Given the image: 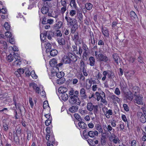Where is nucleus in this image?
<instances>
[{
  "mask_svg": "<svg viewBox=\"0 0 146 146\" xmlns=\"http://www.w3.org/2000/svg\"><path fill=\"white\" fill-rule=\"evenodd\" d=\"M135 98V100H141L143 98V96L142 95H140L138 94H134L133 96Z\"/></svg>",
  "mask_w": 146,
  "mask_h": 146,
  "instance_id": "a878e982",
  "label": "nucleus"
},
{
  "mask_svg": "<svg viewBox=\"0 0 146 146\" xmlns=\"http://www.w3.org/2000/svg\"><path fill=\"white\" fill-rule=\"evenodd\" d=\"M101 29L102 33L105 36L107 37L109 36V31L107 28L102 27Z\"/></svg>",
  "mask_w": 146,
  "mask_h": 146,
  "instance_id": "2eb2a0df",
  "label": "nucleus"
},
{
  "mask_svg": "<svg viewBox=\"0 0 146 146\" xmlns=\"http://www.w3.org/2000/svg\"><path fill=\"white\" fill-rule=\"evenodd\" d=\"M108 72L106 71H104L103 72V74L104 76L102 78V80L104 81L106 78V76L108 74Z\"/></svg>",
  "mask_w": 146,
  "mask_h": 146,
  "instance_id": "603ef678",
  "label": "nucleus"
},
{
  "mask_svg": "<svg viewBox=\"0 0 146 146\" xmlns=\"http://www.w3.org/2000/svg\"><path fill=\"white\" fill-rule=\"evenodd\" d=\"M109 140L111 142H113V143L116 144L119 143V140L118 138L115 135L111 136L109 137Z\"/></svg>",
  "mask_w": 146,
  "mask_h": 146,
  "instance_id": "9b49d317",
  "label": "nucleus"
},
{
  "mask_svg": "<svg viewBox=\"0 0 146 146\" xmlns=\"http://www.w3.org/2000/svg\"><path fill=\"white\" fill-rule=\"evenodd\" d=\"M65 19L67 21V25L69 27L78 25L77 21L75 19L68 17L67 14L65 17Z\"/></svg>",
  "mask_w": 146,
  "mask_h": 146,
  "instance_id": "39448f33",
  "label": "nucleus"
},
{
  "mask_svg": "<svg viewBox=\"0 0 146 146\" xmlns=\"http://www.w3.org/2000/svg\"><path fill=\"white\" fill-rule=\"evenodd\" d=\"M98 106L97 105H96L94 106V111L95 115L97 113L98 111Z\"/></svg>",
  "mask_w": 146,
  "mask_h": 146,
  "instance_id": "e2e57ef3",
  "label": "nucleus"
},
{
  "mask_svg": "<svg viewBox=\"0 0 146 146\" xmlns=\"http://www.w3.org/2000/svg\"><path fill=\"white\" fill-rule=\"evenodd\" d=\"M6 59L8 62H11L13 59V55L11 54H10L7 56Z\"/></svg>",
  "mask_w": 146,
  "mask_h": 146,
  "instance_id": "a19ab883",
  "label": "nucleus"
},
{
  "mask_svg": "<svg viewBox=\"0 0 146 146\" xmlns=\"http://www.w3.org/2000/svg\"><path fill=\"white\" fill-rule=\"evenodd\" d=\"M79 127L82 129H85L87 127V125L84 122L82 121H80L78 123Z\"/></svg>",
  "mask_w": 146,
  "mask_h": 146,
  "instance_id": "412c9836",
  "label": "nucleus"
},
{
  "mask_svg": "<svg viewBox=\"0 0 146 146\" xmlns=\"http://www.w3.org/2000/svg\"><path fill=\"white\" fill-rule=\"evenodd\" d=\"M21 61L19 59H17L13 62V65L14 66H18L21 64Z\"/></svg>",
  "mask_w": 146,
  "mask_h": 146,
  "instance_id": "c03bdc74",
  "label": "nucleus"
},
{
  "mask_svg": "<svg viewBox=\"0 0 146 146\" xmlns=\"http://www.w3.org/2000/svg\"><path fill=\"white\" fill-rule=\"evenodd\" d=\"M73 39L76 44H78L81 43V38H80L79 36V33H75Z\"/></svg>",
  "mask_w": 146,
  "mask_h": 146,
  "instance_id": "9d476101",
  "label": "nucleus"
},
{
  "mask_svg": "<svg viewBox=\"0 0 146 146\" xmlns=\"http://www.w3.org/2000/svg\"><path fill=\"white\" fill-rule=\"evenodd\" d=\"M74 116L75 118L78 121H80L82 120V119L80 118V115L76 113H75L74 114Z\"/></svg>",
  "mask_w": 146,
  "mask_h": 146,
  "instance_id": "8fccbe9b",
  "label": "nucleus"
},
{
  "mask_svg": "<svg viewBox=\"0 0 146 146\" xmlns=\"http://www.w3.org/2000/svg\"><path fill=\"white\" fill-rule=\"evenodd\" d=\"M85 7L88 10H90L92 8L93 5L90 3H86L85 4Z\"/></svg>",
  "mask_w": 146,
  "mask_h": 146,
  "instance_id": "72a5a7b5",
  "label": "nucleus"
},
{
  "mask_svg": "<svg viewBox=\"0 0 146 146\" xmlns=\"http://www.w3.org/2000/svg\"><path fill=\"white\" fill-rule=\"evenodd\" d=\"M45 47L46 49V52L47 53L49 52L50 50L51 49L52 46L50 43L48 42H46L44 44Z\"/></svg>",
  "mask_w": 146,
  "mask_h": 146,
  "instance_id": "393cba45",
  "label": "nucleus"
},
{
  "mask_svg": "<svg viewBox=\"0 0 146 146\" xmlns=\"http://www.w3.org/2000/svg\"><path fill=\"white\" fill-rule=\"evenodd\" d=\"M50 51V55L53 56H56L58 54V51L56 49H53Z\"/></svg>",
  "mask_w": 146,
  "mask_h": 146,
  "instance_id": "58836bf2",
  "label": "nucleus"
},
{
  "mask_svg": "<svg viewBox=\"0 0 146 146\" xmlns=\"http://www.w3.org/2000/svg\"><path fill=\"white\" fill-rule=\"evenodd\" d=\"M30 74L33 79H36L37 78V76L35 74V72L34 70L31 72L30 73Z\"/></svg>",
  "mask_w": 146,
  "mask_h": 146,
  "instance_id": "09e8293b",
  "label": "nucleus"
},
{
  "mask_svg": "<svg viewBox=\"0 0 146 146\" xmlns=\"http://www.w3.org/2000/svg\"><path fill=\"white\" fill-rule=\"evenodd\" d=\"M61 4L63 6H66L67 3L66 0H61Z\"/></svg>",
  "mask_w": 146,
  "mask_h": 146,
  "instance_id": "0e129e2a",
  "label": "nucleus"
},
{
  "mask_svg": "<svg viewBox=\"0 0 146 146\" xmlns=\"http://www.w3.org/2000/svg\"><path fill=\"white\" fill-rule=\"evenodd\" d=\"M76 56L71 53H69L67 55L64 56L62 59V62L65 64H70L71 61L75 62L77 60Z\"/></svg>",
  "mask_w": 146,
  "mask_h": 146,
  "instance_id": "f03ea898",
  "label": "nucleus"
},
{
  "mask_svg": "<svg viewBox=\"0 0 146 146\" xmlns=\"http://www.w3.org/2000/svg\"><path fill=\"white\" fill-rule=\"evenodd\" d=\"M54 37L57 36L58 37L62 36V34L61 31L59 30H57L54 32Z\"/></svg>",
  "mask_w": 146,
  "mask_h": 146,
  "instance_id": "aec40b11",
  "label": "nucleus"
},
{
  "mask_svg": "<svg viewBox=\"0 0 146 146\" xmlns=\"http://www.w3.org/2000/svg\"><path fill=\"white\" fill-rule=\"evenodd\" d=\"M40 94L42 97L44 98L43 100H46L47 98L46 97V94L44 90L42 91L41 92H40Z\"/></svg>",
  "mask_w": 146,
  "mask_h": 146,
  "instance_id": "3c124183",
  "label": "nucleus"
},
{
  "mask_svg": "<svg viewBox=\"0 0 146 146\" xmlns=\"http://www.w3.org/2000/svg\"><path fill=\"white\" fill-rule=\"evenodd\" d=\"M76 13V11L74 10H71L69 13L70 15L72 17H73L75 15Z\"/></svg>",
  "mask_w": 146,
  "mask_h": 146,
  "instance_id": "052dcab7",
  "label": "nucleus"
},
{
  "mask_svg": "<svg viewBox=\"0 0 146 146\" xmlns=\"http://www.w3.org/2000/svg\"><path fill=\"white\" fill-rule=\"evenodd\" d=\"M69 102L70 103L75 105H76V104L80 105L81 103L80 101H79L77 102V101H69Z\"/></svg>",
  "mask_w": 146,
  "mask_h": 146,
  "instance_id": "864d4df0",
  "label": "nucleus"
},
{
  "mask_svg": "<svg viewBox=\"0 0 146 146\" xmlns=\"http://www.w3.org/2000/svg\"><path fill=\"white\" fill-rule=\"evenodd\" d=\"M108 77L110 79H112L114 77V74L112 72H110V73L108 74Z\"/></svg>",
  "mask_w": 146,
  "mask_h": 146,
  "instance_id": "4d7b16f0",
  "label": "nucleus"
},
{
  "mask_svg": "<svg viewBox=\"0 0 146 146\" xmlns=\"http://www.w3.org/2000/svg\"><path fill=\"white\" fill-rule=\"evenodd\" d=\"M57 40L59 45L62 46L65 44V40L64 36L58 37Z\"/></svg>",
  "mask_w": 146,
  "mask_h": 146,
  "instance_id": "ddd939ff",
  "label": "nucleus"
},
{
  "mask_svg": "<svg viewBox=\"0 0 146 146\" xmlns=\"http://www.w3.org/2000/svg\"><path fill=\"white\" fill-rule=\"evenodd\" d=\"M24 72V70L23 69L19 68L17 70V71L15 72V74L17 75V77H19L20 75L23 74Z\"/></svg>",
  "mask_w": 146,
  "mask_h": 146,
  "instance_id": "5701e85b",
  "label": "nucleus"
},
{
  "mask_svg": "<svg viewBox=\"0 0 146 146\" xmlns=\"http://www.w3.org/2000/svg\"><path fill=\"white\" fill-rule=\"evenodd\" d=\"M121 90L123 91V93L125 94L127 93V86L125 84H121Z\"/></svg>",
  "mask_w": 146,
  "mask_h": 146,
  "instance_id": "cd10ccee",
  "label": "nucleus"
},
{
  "mask_svg": "<svg viewBox=\"0 0 146 146\" xmlns=\"http://www.w3.org/2000/svg\"><path fill=\"white\" fill-rule=\"evenodd\" d=\"M77 17L79 20L80 21H82L83 17V16L81 13L80 11H78L77 12Z\"/></svg>",
  "mask_w": 146,
  "mask_h": 146,
  "instance_id": "f704fd0d",
  "label": "nucleus"
},
{
  "mask_svg": "<svg viewBox=\"0 0 146 146\" xmlns=\"http://www.w3.org/2000/svg\"><path fill=\"white\" fill-rule=\"evenodd\" d=\"M130 16L131 18L133 19L137 18V16L135 13L133 11L130 12Z\"/></svg>",
  "mask_w": 146,
  "mask_h": 146,
  "instance_id": "4c0bfd02",
  "label": "nucleus"
},
{
  "mask_svg": "<svg viewBox=\"0 0 146 146\" xmlns=\"http://www.w3.org/2000/svg\"><path fill=\"white\" fill-rule=\"evenodd\" d=\"M70 5L72 8L76 9V4L75 0H70Z\"/></svg>",
  "mask_w": 146,
  "mask_h": 146,
  "instance_id": "c9c22d12",
  "label": "nucleus"
},
{
  "mask_svg": "<svg viewBox=\"0 0 146 146\" xmlns=\"http://www.w3.org/2000/svg\"><path fill=\"white\" fill-rule=\"evenodd\" d=\"M96 97L97 100H105V93L103 92H102L101 93L99 94V92H97L95 94H93L92 95L91 97H89V98L90 99L92 98H95Z\"/></svg>",
  "mask_w": 146,
  "mask_h": 146,
  "instance_id": "423d86ee",
  "label": "nucleus"
},
{
  "mask_svg": "<svg viewBox=\"0 0 146 146\" xmlns=\"http://www.w3.org/2000/svg\"><path fill=\"white\" fill-rule=\"evenodd\" d=\"M89 64L90 66H93L95 65V60L94 58L92 56L90 57L89 58Z\"/></svg>",
  "mask_w": 146,
  "mask_h": 146,
  "instance_id": "7c9ffc66",
  "label": "nucleus"
},
{
  "mask_svg": "<svg viewBox=\"0 0 146 146\" xmlns=\"http://www.w3.org/2000/svg\"><path fill=\"white\" fill-rule=\"evenodd\" d=\"M113 57L114 60L117 63V64H118V59L119 58V56L117 54H114L113 55Z\"/></svg>",
  "mask_w": 146,
  "mask_h": 146,
  "instance_id": "ea45409f",
  "label": "nucleus"
},
{
  "mask_svg": "<svg viewBox=\"0 0 146 146\" xmlns=\"http://www.w3.org/2000/svg\"><path fill=\"white\" fill-rule=\"evenodd\" d=\"M16 132L17 133L16 134V136H17L18 135H20L21 133V129L20 128H17L16 130Z\"/></svg>",
  "mask_w": 146,
  "mask_h": 146,
  "instance_id": "69168bd1",
  "label": "nucleus"
},
{
  "mask_svg": "<svg viewBox=\"0 0 146 146\" xmlns=\"http://www.w3.org/2000/svg\"><path fill=\"white\" fill-rule=\"evenodd\" d=\"M59 14V13L58 11H54L53 13L52 17L55 18H58Z\"/></svg>",
  "mask_w": 146,
  "mask_h": 146,
  "instance_id": "6e6d98bb",
  "label": "nucleus"
},
{
  "mask_svg": "<svg viewBox=\"0 0 146 146\" xmlns=\"http://www.w3.org/2000/svg\"><path fill=\"white\" fill-rule=\"evenodd\" d=\"M62 23L61 21H59L54 25V27L55 29H59L62 27Z\"/></svg>",
  "mask_w": 146,
  "mask_h": 146,
  "instance_id": "c85d7f7f",
  "label": "nucleus"
},
{
  "mask_svg": "<svg viewBox=\"0 0 146 146\" xmlns=\"http://www.w3.org/2000/svg\"><path fill=\"white\" fill-rule=\"evenodd\" d=\"M61 72H58L56 73V76L57 77L60 79L59 80H58L57 81V83L58 84H62L63 83V82L61 81L62 78H61L63 77V75H61Z\"/></svg>",
  "mask_w": 146,
  "mask_h": 146,
  "instance_id": "f3484780",
  "label": "nucleus"
},
{
  "mask_svg": "<svg viewBox=\"0 0 146 146\" xmlns=\"http://www.w3.org/2000/svg\"><path fill=\"white\" fill-rule=\"evenodd\" d=\"M46 34L48 39L49 40H51L52 37L54 36V32L51 31L46 32Z\"/></svg>",
  "mask_w": 146,
  "mask_h": 146,
  "instance_id": "6ab92c4d",
  "label": "nucleus"
},
{
  "mask_svg": "<svg viewBox=\"0 0 146 146\" xmlns=\"http://www.w3.org/2000/svg\"><path fill=\"white\" fill-rule=\"evenodd\" d=\"M44 113L45 116L47 119H52V118L50 113L46 114Z\"/></svg>",
  "mask_w": 146,
  "mask_h": 146,
  "instance_id": "bf43d9fd",
  "label": "nucleus"
},
{
  "mask_svg": "<svg viewBox=\"0 0 146 146\" xmlns=\"http://www.w3.org/2000/svg\"><path fill=\"white\" fill-rule=\"evenodd\" d=\"M1 48L4 50H6L7 48V44L6 42L3 40L0 41V46Z\"/></svg>",
  "mask_w": 146,
  "mask_h": 146,
  "instance_id": "dca6fc26",
  "label": "nucleus"
},
{
  "mask_svg": "<svg viewBox=\"0 0 146 146\" xmlns=\"http://www.w3.org/2000/svg\"><path fill=\"white\" fill-rule=\"evenodd\" d=\"M96 129L97 130L99 133H102L103 132L102 127L100 124H97L95 125Z\"/></svg>",
  "mask_w": 146,
  "mask_h": 146,
  "instance_id": "b1692460",
  "label": "nucleus"
},
{
  "mask_svg": "<svg viewBox=\"0 0 146 146\" xmlns=\"http://www.w3.org/2000/svg\"><path fill=\"white\" fill-rule=\"evenodd\" d=\"M59 96H60L61 99L62 100H67L68 98V96L66 93L59 94Z\"/></svg>",
  "mask_w": 146,
  "mask_h": 146,
  "instance_id": "c756f323",
  "label": "nucleus"
},
{
  "mask_svg": "<svg viewBox=\"0 0 146 146\" xmlns=\"http://www.w3.org/2000/svg\"><path fill=\"white\" fill-rule=\"evenodd\" d=\"M66 10V6H63L62 7L60 10V12L61 13L63 14Z\"/></svg>",
  "mask_w": 146,
  "mask_h": 146,
  "instance_id": "680f3d73",
  "label": "nucleus"
},
{
  "mask_svg": "<svg viewBox=\"0 0 146 146\" xmlns=\"http://www.w3.org/2000/svg\"><path fill=\"white\" fill-rule=\"evenodd\" d=\"M67 90V88L64 87H60L58 89V92L60 93L59 94L66 93Z\"/></svg>",
  "mask_w": 146,
  "mask_h": 146,
  "instance_id": "a211bd4d",
  "label": "nucleus"
},
{
  "mask_svg": "<svg viewBox=\"0 0 146 146\" xmlns=\"http://www.w3.org/2000/svg\"><path fill=\"white\" fill-rule=\"evenodd\" d=\"M94 106L91 103H88L87 104V109L88 110L92 111L94 109Z\"/></svg>",
  "mask_w": 146,
  "mask_h": 146,
  "instance_id": "79ce46f5",
  "label": "nucleus"
},
{
  "mask_svg": "<svg viewBox=\"0 0 146 146\" xmlns=\"http://www.w3.org/2000/svg\"><path fill=\"white\" fill-rule=\"evenodd\" d=\"M49 63L51 66L54 67L56 66L57 62L56 59L53 58L50 60L49 62Z\"/></svg>",
  "mask_w": 146,
  "mask_h": 146,
  "instance_id": "473e14b6",
  "label": "nucleus"
},
{
  "mask_svg": "<svg viewBox=\"0 0 146 146\" xmlns=\"http://www.w3.org/2000/svg\"><path fill=\"white\" fill-rule=\"evenodd\" d=\"M80 95L82 100L86 99L87 97V96L86 94V90L85 89L82 88L81 89L80 92Z\"/></svg>",
  "mask_w": 146,
  "mask_h": 146,
  "instance_id": "4468645a",
  "label": "nucleus"
},
{
  "mask_svg": "<svg viewBox=\"0 0 146 146\" xmlns=\"http://www.w3.org/2000/svg\"><path fill=\"white\" fill-rule=\"evenodd\" d=\"M29 86L30 87H32L34 90H35L37 87V85L33 83H30Z\"/></svg>",
  "mask_w": 146,
  "mask_h": 146,
  "instance_id": "5fc2aeb1",
  "label": "nucleus"
},
{
  "mask_svg": "<svg viewBox=\"0 0 146 146\" xmlns=\"http://www.w3.org/2000/svg\"><path fill=\"white\" fill-rule=\"evenodd\" d=\"M46 37V32L43 33H41L40 35V38L41 40L44 41Z\"/></svg>",
  "mask_w": 146,
  "mask_h": 146,
  "instance_id": "de8ad7c7",
  "label": "nucleus"
},
{
  "mask_svg": "<svg viewBox=\"0 0 146 146\" xmlns=\"http://www.w3.org/2000/svg\"><path fill=\"white\" fill-rule=\"evenodd\" d=\"M102 52H103L101 50H99L98 51H95L96 58L100 62H106L108 60V57L105 55H104Z\"/></svg>",
  "mask_w": 146,
  "mask_h": 146,
  "instance_id": "20e7f679",
  "label": "nucleus"
},
{
  "mask_svg": "<svg viewBox=\"0 0 146 146\" xmlns=\"http://www.w3.org/2000/svg\"><path fill=\"white\" fill-rule=\"evenodd\" d=\"M3 126L4 128V130L5 131H7L9 129V126L5 123H3Z\"/></svg>",
  "mask_w": 146,
  "mask_h": 146,
  "instance_id": "13d9d810",
  "label": "nucleus"
},
{
  "mask_svg": "<svg viewBox=\"0 0 146 146\" xmlns=\"http://www.w3.org/2000/svg\"><path fill=\"white\" fill-rule=\"evenodd\" d=\"M90 40H91V42L92 44H94L95 43V40L94 38V36L93 34V33H92V34L91 33H90Z\"/></svg>",
  "mask_w": 146,
  "mask_h": 146,
  "instance_id": "49530a36",
  "label": "nucleus"
},
{
  "mask_svg": "<svg viewBox=\"0 0 146 146\" xmlns=\"http://www.w3.org/2000/svg\"><path fill=\"white\" fill-rule=\"evenodd\" d=\"M118 23L116 21H113V22L112 24V27L115 29H116L117 28L116 25Z\"/></svg>",
  "mask_w": 146,
  "mask_h": 146,
  "instance_id": "338daca9",
  "label": "nucleus"
},
{
  "mask_svg": "<svg viewBox=\"0 0 146 146\" xmlns=\"http://www.w3.org/2000/svg\"><path fill=\"white\" fill-rule=\"evenodd\" d=\"M101 141L102 144L103 145H105L106 142V139L105 137H102L101 138Z\"/></svg>",
  "mask_w": 146,
  "mask_h": 146,
  "instance_id": "774afa93",
  "label": "nucleus"
},
{
  "mask_svg": "<svg viewBox=\"0 0 146 146\" xmlns=\"http://www.w3.org/2000/svg\"><path fill=\"white\" fill-rule=\"evenodd\" d=\"M70 97L72 100H78L79 99L78 95H74L72 96H70Z\"/></svg>",
  "mask_w": 146,
  "mask_h": 146,
  "instance_id": "37998d69",
  "label": "nucleus"
},
{
  "mask_svg": "<svg viewBox=\"0 0 146 146\" xmlns=\"http://www.w3.org/2000/svg\"><path fill=\"white\" fill-rule=\"evenodd\" d=\"M4 27L7 31L10 30V26L9 23L7 22H6L4 24Z\"/></svg>",
  "mask_w": 146,
  "mask_h": 146,
  "instance_id": "a18cd8bd",
  "label": "nucleus"
},
{
  "mask_svg": "<svg viewBox=\"0 0 146 146\" xmlns=\"http://www.w3.org/2000/svg\"><path fill=\"white\" fill-rule=\"evenodd\" d=\"M51 3L50 2H46L44 3L43 7L41 9L42 13L43 14L47 13L49 10V7H50Z\"/></svg>",
  "mask_w": 146,
  "mask_h": 146,
  "instance_id": "6e6552de",
  "label": "nucleus"
},
{
  "mask_svg": "<svg viewBox=\"0 0 146 146\" xmlns=\"http://www.w3.org/2000/svg\"><path fill=\"white\" fill-rule=\"evenodd\" d=\"M137 116L142 123H144L146 122V117L142 112H138L137 113Z\"/></svg>",
  "mask_w": 146,
  "mask_h": 146,
  "instance_id": "f8f14e48",
  "label": "nucleus"
},
{
  "mask_svg": "<svg viewBox=\"0 0 146 146\" xmlns=\"http://www.w3.org/2000/svg\"><path fill=\"white\" fill-rule=\"evenodd\" d=\"M43 108L44 109H47L49 111V112H50V108L48 103V101H44L43 105Z\"/></svg>",
  "mask_w": 146,
  "mask_h": 146,
  "instance_id": "bb28decb",
  "label": "nucleus"
},
{
  "mask_svg": "<svg viewBox=\"0 0 146 146\" xmlns=\"http://www.w3.org/2000/svg\"><path fill=\"white\" fill-rule=\"evenodd\" d=\"M89 80V87H90L92 84H96L95 79V78H91L89 79H87V80Z\"/></svg>",
  "mask_w": 146,
  "mask_h": 146,
  "instance_id": "2f4dec72",
  "label": "nucleus"
},
{
  "mask_svg": "<svg viewBox=\"0 0 146 146\" xmlns=\"http://www.w3.org/2000/svg\"><path fill=\"white\" fill-rule=\"evenodd\" d=\"M78 106L74 105L69 108V111L72 113L76 112L78 110Z\"/></svg>",
  "mask_w": 146,
  "mask_h": 146,
  "instance_id": "4be33fe9",
  "label": "nucleus"
},
{
  "mask_svg": "<svg viewBox=\"0 0 146 146\" xmlns=\"http://www.w3.org/2000/svg\"><path fill=\"white\" fill-rule=\"evenodd\" d=\"M102 111L104 115L107 118H110V116L113 114V112L112 110L111 109L108 110V108L106 107H104L102 108Z\"/></svg>",
  "mask_w": 146,
  "mask_h": 146,
  "instance_id": "1a4fd4ad",
  "label": "nucleus"
},
{
  "mask_svg": "<svg viewBox=\"0 0 146 146\" xmlns=\"http://www.w3.org/2000/svg\"><path fill=\"white\" fill-rule=\"evenodd\" d=\"M71 27H72L71 29V32L72 33L74 34L76 30L78 28V25H77Z\"/></svg>",
  "mask_w": 146,
  "mask_h": 146,
  "instance_id": "e433bc0d",
  "label": "nucleus"
},
{
  "mask_svg": "<svg viewBox=\"0 0 146 146\" xmlns=\"http://www.w3.org/2000/svg\"><path fill=\"white\" fill-rule=\"evenodd\" d=\"M98 135V132L96 130L89 131L86 129L83 131L82 137L83 139H88V136L91 137H94L95 136H97Z\"/></svg>",
  "mask_w": 146,
  "mask_h": 146,
  "instance_id": "7ed1b4c3",
  "label": "nucleus"
},
{
  "mask_svg": "<svg viewBox=\"0 0 146 146\" xmlns=\"http://www.w3.org/2000/svg\"><path fill=\"white\" fill-rule=\"evenodd\" d=\"M128 85L129 87V89H128V91H128V100H132L133 95L131 90L134 94H137L139 93V92L140 91V88L137 86L133 87L132 84H130Z\"/></svg>",
  "mask_w": 146,
  "mask_h": 146,
  "instance_id": "f257e3e1",
  "label": "nucleus"
},
{
  "mask_svg": "<svg viewBox=\"0 0 146 146\" xmlns=\"http://www.w3.org/2000/svg\"><path fill=\"white\" fill-rule=\"evenodd\" d=\"M72 47L73 48V52L74 54V55L78 58L80 57L82 52L81 47L80 46H79L78 50L76 46H74Z\"/></svg>",
  "mask_w": 146,
  "mask_h": 146,
  "instance_id": "0eeeda50",
  "label": "nucleus"
}]
</instances>
